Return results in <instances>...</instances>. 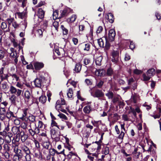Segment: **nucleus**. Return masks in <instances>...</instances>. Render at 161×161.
<instances>
[{"label": "nucleus", "mask_w": 161, "mask_h": 161, "mask_svg": "<svg viewBox=\"0 0 161 161\" xmlns=\"http://www.w3.org/2000/svg\"><path fill=\"white\" fill-rule=\"evenodd\" d=\"M50 133L52 138L55 141L58 142L60 140V132L56 128H51Z\"/></svg>", "instance_id": "f257e3e1"}, {"label": "nucleus", "mask_w": 161, "mask_h": 161, "mask_svg": "<svg viewBox=\"0 0 161 161\" xmlns=\"http://www.w3.org/2000/svg\"><path fill=\"white\" fill-rule=\"evenodd\" d=\"M13 26L14 28H20L23 31H25L27 26V22L25 19L21 21L19 24L17 23L16 22H14L13 23Z\"/></svg>", "instance_id": "f03ea898"}, {"label": "nucleus", "mask_w": 161, "mask_h": 161, "mask_svg": "<svg viewBox=\"0 0 161 161\" xmlns=\"http://www.w3.org/2000/svg\"><path fill=\"white\" fill-rule=\"evenodd\" d=\"M10 56L11 58H13L14 62V64L16 66L18 62V58L19 57V55L16 53V50L13 48H10Z\"/></svg>", "instance_id": "7ed1b4c3"}, {"label": "nucleus", "mask_w": 161, "mask_h": 161, "mask_svg": "<svg viewBox=\"0 0 161 161\" xmlns=\"http://www.w3.org/2000/svg\"><path fill=\"white\" fill-rule=\"evenodd\" d=\"M9 92L11 94H16L17 96L19 97L21 94L22 91L11 85L9 87Z\"/></svg>", "instance_id": "20e7f679"}, {"label": "nucleus", "mask_w": 161, "mask_h": 161, "mask_svg": "<svg viewBox=\"0 0 161 161\" xmlns=\"http://www.w3.org/2000/svg\"><path fill=\"white\" fill-rule=\"evenodd\" d=\"M91 95L94 97L99 98L103 97L104 96V93L101 90L97 89L94 92H90Z\"/></svg>", "instance_id": "39448f33"}, {"label": "nucleus", "mask_w": 161, "mask_h": 161, "mask_svg": "<svg viewBox=\"0 0 161 161\" xmlns=\"http://www.w3.org/2000/svg\"><path fill=\"white\" fill-rule=\"evenodd\" d=\"M112 61L114 63H117L119 60V51L118 50H113L112 52Z\"/></svg>", "instance_id": "423d86ee"}, {"label": "nucleus", "mask_w": 161, "mask_h": 161, "mask_svg": "<svg viewBox=\"0 0 161 161\" xmlns=\"http://www.w3.org/2000/svg\"><path fill=\"white\" fill-rule=\"evenodd\" d=\"M9 130V125L8 123L6 124L0 122V132H3L5 131L6 134L4 136L7 135V132Z\"/></svg>", "instance_id": "0eeeda50"}, {"label": "nucleus", "mask_w": 161, "mask_h": 161, "mask_svg": "<svg viewBox=\"0 0 161 161\" xmlns=\"http://www.w3.org/2000/svg\"><path fill=\"white\" fill-rule=\"evenodd\" d=\"M64 149H63V150L61 151L60 152H58L54 148H50L49 153L50 155H49L48 156H47V159H50L51 157L50 155L52 156V157H54L55 153H57V154H64Z\"/></svg>", "instance_id": "6e6552de"}, {"label": "nucleus", "mask_w": 161, "mask_h": 161, "mask_svg": "<svg viewBox=\"0 0 161 161\" xmlns=\"http://www.w3.org/2000/svg\"><path fill=\"white\" fill-rule=\"evenodd\" d=\"M115 35V30L114 29H111L108 33V39L109 41L112 42L114 41Z\"/></svg>", "instance_id": "1a4fd4ad"}, {"label": "nucleus", "mask_w": 161, "mask_h": 161, "mask_svg": "<svg viewBox=\"0 0 161 161\" xmlns=\"http://www.w3.org/2000/svg\"><path fill=\"white\" fill-rule=\"evenodd\" d=\"M42 78L41 77L36 78L34 80V83L36 87L40 88L42 86Z\"/></svg>", "instance_id": "9d476101"}, {"label": "nucleus", "mask_w": 161, "mask_h": 161, "mask_svg": "<svg viewBox=\"0 0 161 161\" xmlns=\"http://www.w3.org/2000/svg\"><path fill=\"white\" fill-rule=\"evenodd\" d=\"M94 58L95 59V62L96 65L98 66H101L103 59V57L100 55L97 56L94 55Z\"/></svg>", "instance_id": "9b49d317"}, {"label": "nucleus", "mask_w": 161, "mask_h": 161, "mask_svg": "<svg viewBox=\"0 0 161 161\" xmlns=\"http://www.w3.org/2000/svg\"><path fill=\"white\" fill-rule=\"evenodd\" d=\"M33 65L35 70H39L44 67V64L42 63L36 62L34 63Z\"/></svg>", "instance_id": "f8f14e48"}, {"label": "nucleus", "mask_w": 161, "mask_h": 161, "mask_svg": "<svg viewBox=\"0 0 161 161\" xmlns=\"http://www.w3.org/2000/svg\"><path fill=\"white\" fill-rule=\"evenodd\" d=\"M95 74L99 76H104L106 75V71L103 69H99L95 71Z\"/></svg>", "instance_id": "ddd939ff"}, {"label": "nucleus", "mask_w": 161, "mask_h": 161, "mask_svg": "<svg viewBox=\"0 0 161 161\" xmlns=\"http://www.w3.org/2000/svg\"><path fill=\"white\" fill-rule=\"evenodd\" d=\"M6 114V111L5 108L4 107H0V118L2 120H3L5 119Z\"/></svg>", "instance_id": "4468645a"}, {"label": "nucleus", "mask_w": 161, "mask_h": 161, "mask_svg": "<svg viewBox=\"0 0 161 161\" xmlns=\"http://www.w3.org/2000/svg\"><path fill=\"white\" fill-rule=\"evenodd\" d=\"M45 14V12L41 8H39L38 10L37 16L39 18L42 20Z\"/></svg>", "instance_id": "2eb2a0df"}, {"label": "nucleus", "mask_w": 161, "mask_h": 161, "mask_svg": "<svg viewBox=\"0 0 161 161\" xmlns=\"http://www.w3.org/2000/svg\"><path fill=\"white\" fill-rule=\"evenodd\" d=\"M32 97V96L29 91L26 90L24 92V98L25 100L28 101Z\"/></svg>", "instance_id": "dca6fc26"}, {"label": "nucleus", "mask_w": 161, "mask_h": 161, "mask_svg": "<svg viewBox=\"0 0 161 161\" xmlns=\"http://www.w3.org/2000/svg\"><path fill=\"white\" fill-rule=\"evenodd\" d=\"M139 99V96L136 94L134 93L132 94L130 99V101L134 103H136L137 100Z\"/></svg>", "instance_id": "f3484780"}, {"label": "nucleus", "mask_w": 161, "mask_h": 161, "mask_svg": "<svg viewBox=\"0 0 161 161\" xmlns=\"http://www.w3.org/2000/svg\"><path fill=\"white\" fill-rule=\"evenodd\" d=\"M83 110L85 114H89L92 111V108L91 105H88L83 108Z\"/></svg>", "instance_id": "a211bd4d"}, {"label": "nucleus", "mask_w": 161, "mask_h": 161, "mask_svg": "<svg viewBox=\"0 0 161 161\" xmlns=\"http://www.w3.org/2000/svg\"><path fill=\"white\" fill-rule=\"evenodd\" d=\"M46 140L43 142L42 145L44 148L46 149H48L51 147V146L47 138V137H46Z\"/></svg>", "instance_id": "6ab92c4d"}, {"label": "nucleus", "mask_w": 161, "mask_h": 161, "mask_svg": "<svg viewBox=\"0 0 161 161\" xmlns=\"http://www.w3.org/2000/svg\"><path fill=\"white\" fill-rule=\"evenodd\" d=\"M13 133L14 135H17L20 136L21 132H20L19 130V128L18 127H14L12 128V130Z\"/></svg>", "instance_id": "aec40b11"}, {"label": "nucleus", "mask_w": 161, "mask_h": 161, "mask_svg": "<svg viewBox=\"0 0 161 161\" xmlns=\"http://www.w3.org/2000/svg\"><path fill=\"white\" fill-rule=\"evenodd\" d=\"M21 151H23L25 154L31 153V152L29 148L25 145L21 146Z\"/></svg>", "instance_id": "412c9836"}, {"label": "nucleus", "mask_w": 161, "mask_h": 161, "mask_svg": "<svg viewBox=\"0 0 161 161\" xmlns=\"http://www.w3.org/2000/svg\"><path fill=\"white\" fill-rule=\"evenodd\" d=\"M106 18L107 19L108 21L111 23H113L114 21V18L113 14L111 13H108L107 15L106 16Z\"/></svg>", "instance_id": "4be33fe9"}, {"label": "nucleus", "mask_w": 161, "mask_h": 161, "mask_svg": "<svg viewBox=\"0 0 161 161\" xmlns=\"http://www.w3.org/2000/svg\"><path fill=\"white\" fill-rule=\"evenodd\" d=\"M82 67V64L80 63H77L76 64L74 71L76 73H79Z\"/></svg>", "instance_id": "5701e85b"}, {"label": "nucleus", "mask_w": 161, "mask_h": 161, "mask_svg": "<svg viewBox=\"0 0 161 161\" xmlns=\"http://www.w3.org/2000/svg\"><path fill=\"white\" fill-rule=\"evenodd\" d=\"M5 114V117L8 119H11L12 117H15L13 113L9 110L7 111Z\"/></svg>", "instance_id": "b1692460"}, {"label": "nucleus", "mask_w": 161, "mask_h": 161, "mask_svg": "<svg viewBox=\"0 0 161 161\" xmlns=\"http://www.w3.org/2000/svg\"><path fill=\"white\" fill-rule=\"evenodd\" d=\"M16 95L14 94H12L9 98L12 104H15L16 103Z\"/></svg>", "instance_id": "393cba45"}, {"label": "nucleus", "mask_w": 161, "mask_h": 161, "mask_svg": "<svg viewBox=\"0 0 161 161\" xmlns=\"http://www.w3.org/2000/svg\"><path fill=\"white\" fill-rule=\"evenodd\" d=\"M20 135L21 140L23 142H25L28 137V135L25 134L24 132H21Z\"/></svg>", "instance_id": "a878e982"}, {"label": "nucleus", "mask_w": 161, "mask_h": 161, "mask_svg": "<svg viewBox=\"0 0 161 161\" xmlns=\"http://www.w3.org/2000/svg\"><path fill=\"white\" fill-rule=\"evenodd\" d=\"M76 19V15L75 14H73L70 17L67 19V21L68 23H73L75 21Z\"/></svg>", "instance_id": "bb28decb"}, {"label": "nucleus", "mask_w": 161, "mask_h": 161, "mask_svg": "<svg viewBox=\"0 0 161 161\" xmlns=\"http://www.w3.org/2000/svg\"><path fill=\"white\" fill-rule=\"evenodd\" d=\"M39 102L42 104L45 103L47 101V97L45 96H42L39 98Z\"/></svg>", "instance_id": "cd10ccee"}, {"label": "nucleus", "mask_w": 161, "mask_h": 161, "mask_svg": "<svg viewBox=\"0 0 161 161\" xmlns=\"http://www.w3.org/2000/svg\"><path fill=\"white\" fill-rule=\"evenodd\" d=\"M155 73V70L153 68L149 69L147 72V75H148L151 77Z\"/></svg>", "instance_id": "c85d7f7f"}, {"label": "nucleus", "mask_w": 161, "mask_h": 161, "mask_svg": "<svg viewBox=\"0 0 161 161\" xmlns=\"http://www.w3.org/2000/svg\"><path fill=\"white\" fill-rule=\"evenodd\" d=\"M15 153H17V154L15 155H16L19 158V159H20L22 157V154L21 153V150L17 148Z\"/></svg>", "instance_id": "c756f323"}, {"label": "nucleus", "mask_w": 161, "mask_h": 161, "mask_svg": "<svg viewBox=\"0 0 161 161\" xmlns=\"http://www.w3.org/2000/svg\"><path fill=\"white\" fill-rule=\"evenodd\" d=\"M114 93H113L110 91H109L107 93L105 94V95L106 96L108 99H112L114 97Z\"/></svg>", "instance_id": "7c9ffc66"}, {"label": "nucleus", "mask_w": 161, "mask_h": 161, "mask_svg": "<svg viewBox=\"0 0 161 161\" xmlns=\"http://www.w3.org/2000/svg\"><path fill=\"white\" fill-rule=\"evenodd\" d=\"M69 8H65L62 11L61 14L62 17H64L69 12Z\"/></svg>", "instance_id": "2f4dec72"}, {"label": "nucleus", "mask_w": 161, "mask_h": 161, "mask_svg": "<svg viewBox=\"0 0 161 161\" xmlns=\"http://www.w3.org/2000/svg\"><path fill=\"white\" fill-rule=\"evenodd\" d=\"M109 148L107 147H103L102 150V153L105 155H107L109 153Z\"/></svg>", "instance_id": "473e14b6"}, {"label": "nucleus", "mask_w": 161, "mask_h": 161, "mask_svg": "<svg viewBox=\"0 0 161 161\" xmlns=\"http://www.w3.org/2000/svg\"><path fill=\"white\" fill-rule=\"evenodd\" d=\"M73 92L71 88H69L67 93V96L68 97L72 98L73 97Z\"/></svg>", "instance_id": "72a5a7b5"}, {"label": "nucleus", "mask_w": 161, "mask_h": 161, "mask_svg": "<svg viewBox=\"0 0 161 161\" xmlns=\"http://www.w3.org/2000/svg\"><path fill=\"white\" fill-rule=\"evenodd\" d=\"M55 107L56 109L58 111H61L63 112H65L66 111L65 110L63 109L62 108L61 105L56 104Z\"/></svg>", "instance_id": "f704fd0d"}, {"label": "nucleus", "mask_w": 161, "mask_h": 161, "mask_svg": "<svg viewBox=\"0 0 161 161\" xmlns=\"http://www.w3.org/2000/svg\"><path fill=\"white\" fill-rule=\"evenodd\" d=\"M8 77V75L6 74H5L3 73L2 75H0V78L1 79V81H3L5 80H7Z\"/></svg>", "instance_id": "c9c22d12"}, {"label": "nucleus", "mask_w": 161, "mask_h": 161, "mask_svg": "<svg viewBox=\"0 0 161 161\" xmlns=\"http://www.w3.org/2000/svg\"><path fill=\"white\" fill-rule=\"evenodd\" d=\"M84 50L85 51H89L90 47V45L88 43L84 44Z\"/></svg>", "instance_id": "e433bc0d"}, {"label": "nucleus", "mask_w": 161, "mask_h": 161, "mask_svg": "<svg viewBox=\"0 0 161 161\" xmlns=\"http://www.w3.org/2000/svg\"><path fill=\"white\" fill-rule=\"evenodd\" d=\"M17 14L19 18L23 19L25 15V13L24 12H17Z\"/></svg>", "instance_id": "4c0bfd02"}, {"label": "nucleus", "mask_w": 161, "mask_h": 161, "mask_svg": "<svg viewBox=\"0 0 161 161\" xmlns=\"http://www.w3.org/2000/svg\"><path fill=\"white\" fill-rule=\"evenodd\" d=\"M19 3H22L21 6L24 8L26 5L27 3V0H17Z\"/></svg>", "instance_id": "58836bf2"}, {"label": "nucleus", "mask_w": 161, "mask_h": 161, "mask_svg": "<svg viewBox=\"0 0 161 161\" xmlns=\"http://www.w3.org/2000/svg\"><path fill=\"white\" fill-rule=\"evenodd\" d=\"M142 76L144 81H147L149 80L151 77L149 75H147V74H143Z\"/></svg>", "instance_id": "ea45409f"}, {"label": "nucleus", "mask_w": 161, "mask_h": 161, "mask_svg": "<svg viewBox=\"0 0 161 161\" xmlns=\"http://www.w3.org/2000/svg\"><path fill=\"white\" fill-rule=\"evenodd\" d=\"M58 12L57 10H55L53 12V19L54 20H55L58 18Z\"/></svg>", "instance_id": "a19ab883"}, {"label": "nucleus", "mask_w": 161, "mask_h": 161, "mask_svg": "<svg viewBox=\"0 0 161 161\" xmlns=\"http://www.w3.org/2000/svg\"><path fill=\"white\" fill-rule=\"evenodd\" d=\"M113 73V69L111 68H108L107 71L106 75L108 76H111Z\"/></svg>", "instance_id": "79ce46f5"}, {"label": "nucleus", "mask_w": 161, "mask_h": 161, "mask_svg": "<svg viewBox=\"0 0 161 161\" xmlns=\"http://www.w3.org/2000/svg\"><path fill=\"white\" fill-rule=\"evenodd\" d=\"M56 104L60 105H64L65 104V102L64 99L61 98L60 99L58 100L56 102Z\"/></svg>", "instance_id": "37998d69"}, {"label": "nucleus", "mask_w": 161, "mask_h": 161, "mask_svg": "<svg viewBox=\"0 0 161 161\" xmlns=\"http://www.w3.org/2000/svg\"><path fill=\"white\" fill-rule=\"evenodd\" d=\"M97 43L100 47H104V42L102 39L100 38L98 39Z\"/></svg>", "instance_id": "c03bdc74"}, {"label": "nucleus", "mask_w": 161, "mask_h": 161, "mask_svg": "<svg viewBox=\"0 0 161 161\" xmlns=\"http://www.w3.org/2000/svg\"><path fill=\"white\" fill-rule=\"evenodd\" d=\"M2 88L4 91L7 92L8 88V86L5 83H3L2 84Z\"/></svg>", "instance_id": "a18cd8bd"}, {"label": "nucleus", "mask_w": 161, "mask_h": 161, "mask_svg": "<svg viewBox=\"0 0 161 161\" xmlns=\"http://www.w3.org/2000/svg\"><path fill=\"white\" fill-rule=\"evenodd\" d=\"M43 31L41 29H39L37 30L36 34L40 37H42V36Z\"/></svg>", "instance_id": "49530a36"}, {"label": "nucleus", "mask_w": 161, "mask_h": 161, "mask_svg": "<svg viewBox=\"0 0 161 161\" xmlns=\"http://www.w3.org/2000/svg\"><path fill=\"white\" fill-rule=\"evenodd\" d=\"M58 116L63 119L67 120V117L64 114L62 113H59L58 115Z\"/></svg>", "instance_id": "de8ad7c7"}, {"label": "nucleus", "mask_w": 161, "mask_h": 161, "mask_svg": "<svg viewBox=\"0 0 161 161\" xmlns=\"http://www.w3.org/2000/svg\"><path fill=\"white\" fill-rule=\"evenodd\" d=\"M29 120L32 122H34L35 121V117L33 115H31L29 116Z\"/></svg>", "instance_id": "09e8293b"}, {"label": "nucleus", "mask_w": 161, "mask_h": 161, "mask_svg": "<svg viewBox=\"0 0 161 161\" xmlns=\"http://www.w3.org/2000/svg\"><path fill=\"white\" fill-rule=\"evenodd\" d=\"M7 25L5 22H2L1 24V27L2 30H5L7 28Z\"/></svg>", "instance_id": "8fccbe9b"}, {"label": "nucleus", "mask_w": 161, "mask_h": 161, "mask_svg": "<svg viewBox=\"0 0 161 161\" xmlns=\"http://www.w3.org/2000/svg\"><path fill=\"white\" fill-rule=\"evenodd\" d=\"M103 82L102 80H100L98 81L96 84V86L99 88H100L102 87L103 84Z\"/></svg>", "instance_id": "3c124183"}, {"label": "nucleus", "mask_w": 161, "mask_h": 161, "mask_svg": "<svg viewBox=\"0 0 161 161\" xmlns=\"http://www.w3.org/2000/svg\"><path fill=\"white\" fill-rule=\"evenodd\" d=\"M3 152L8 151L9 150V147L7 144H5L3 145Z\"/></svg>", "instance_id": "603ef678"}, {"label": "nucleus", "mask_w": 161, "mask_h": 161, "mask_svg": "<svg viewBox=\"0 0 161 161\" xmlns=\"http://www.w3.org/2000/svg\"><path fill=\"white\" fill-rule=\"evenodd\" d=\"M2 153L6 158L7 159L9 158L10 155L8 151L3 152Z\"/></svg>", "instance_id": "864d4df0"}, {"label": "nucleus", "mask_w": 161, "mask_h": 161, "mask_svg": "<svg viewBox=\"0 0 161 161\" xmlns=\"http://www.w3.org/2000/svg\"><path fill=\"white\" fill-rule=\"evenodd\" d=\"M58 125L57 123L54 121L52 120L51 123V128H55V127H56L57 128Z\"/></svg>", "instance_id": "5fc2aeb1"}, {"label": "nucleus", "mask_w": 161, "mask_h": 161, "mask_svg": "<svg viewBox=\"0 0 161 161\" xmlns=\"http://www.w3.org/2000/svg\"><path fill=\"white\" fill-rule=\"evenodd\" d=\"M61 28L62 30L63 34L64 35H66L68 33V30L63 25H61Z\"/></svg>", "instance_id": "6e6d98bb"}, {"label": "nucleus", "mask_w": 161, "mask_h": 161, "mask_svg": "<svg viewBox=\"0 0 161 161\" xmlns=\"http://www.w3.org/2000/svg\"><path fill=\"white\" fill-rule=\"evenodd\" d=\"M53 26L55 28L56 30L58 31V23L57 21H54L53 24Z\"/></svg>", "instance_id": "4d7b16f0"}, {"label": "nucleus", "mask_w": 161, "mask_h": 161, "mask_svg": "<svg viewBox=\"0 0 161 161\" xmlns=\"http://www.w3.org/2000/svg\"><path fill=\"white\" fill-rule=\"evenodd\" d=\"M122 117V119L125 121H128L129 120V118L126 114H123Z\"/></svg>", "instance_id": "13d9d810"}, {"label": "nucleus", "mask_w": 161, "mask_h": 161, "mask_svg": "<svg viewBox=\"0 0 161 161\" xmlns=\"http://www.w3.org/2000/svg\"><path fill=\"white\" fill-rule=\"evenodd\" d=\"M5 52L3 50H0V59H3L4 56Z\"/></svg>", "instance_id": "bf43d9fd"}, {"label": "nucleus", "mask_w": 161, "mask_h": 161, "mask_svg": "<svg viewBox=\"0 0 161 161\" xmlns=\"http://www.w3.org/2000/svg\"><path fill=\"white\" fill-rule=\"evenodd\" d=\"M130 47L132 50H133L135 48V44L132 41L130 42Z\"/></svg>", "instance_id": "052dcab7"}, {"label": "nucleus", "mask_w": 161, "mask_h": 161, "mask_svg": "<svg viewBox=\"0 0 161 161\" xmlns=\"http://www.w3.org/2000/svg\"><path fill=\"white\" fill-rule=\"evenodd\" d=\"M29 131L30 134L32 136H33L36 134V132L35 130H33L32 129H30L29 130Z\"/></svg>", "instance_id": "680f3d73"}, {"label": "nucleus", "mask_w": 161, "mask_h": 161, "mask_svg": "<svg viewBox=\"0 0 161 161\" xmlns=\"http://www.w3.org/2000/svg\"><path fill=\"white\" fill-rule=\"evenodd\" d=\"M90 62V60L88 58H85L83 60V63L85 65H87Z\"/></svg>", "instance_id": "e2e57ef3"}, {"label": "nucleus", "mask_w": 161, "mask_h": 161, "mask_svg": "<svg viewBox=\"0 0 161 161\" xmlns=\"http://www.w3.org/2000/svg\"><path fill=\"white\" fill-rule=\"evenodd\" d=\"M133 72L134 74L137 75L140 74L142 73V71L141 70L138 69H135Z\"/></svg>", "instance_id": "0e129e2a"}, {"label": "nucleus", "mask_w": 161, "mask_h": 161, "mask_svg": "<svg viewBox=\"0 0 161 161\" xmlns=\"http://www.w3.org/2000/svg\"><path fill=\"white\" fill-rule=\"evenodd\" d=\"M143 106L146 107V109L148 111L149 110L151 109L152 107L151 105H147L146 103H145L143 105Z\"/></svg>", "instance_id": "69168bd1"}, {"label": "nucleus", "mask_w": 161, "mask_h": 161, "mask_svg": "<svg viewBox=\"0 0 161 161\" xmlns=\"http://www.w3.org/2000/svg\"><path fill=\"white\" fill-rule=\"evenodd\" d=\"M125 135V133L123 131H121L120 133V134L119 135V136L118 138L119 139H123V137Z\"/></svg>", "instance_id": "338daca9"}, {"label": "nucleus", "mask_w": 161, "mask_h": 161, "mask_svg": "<svg viewBox=\"0 0 161 161\" xmlns=\"http://www.w3.org/2000/svg\"><path fill=\"white\" fill-rule=\"evenodd\" d=\"M25 158L26 161H30L31 159L30 154H26Z\"/></svg>", "instance_id": "774afa93"}]
</instances>
